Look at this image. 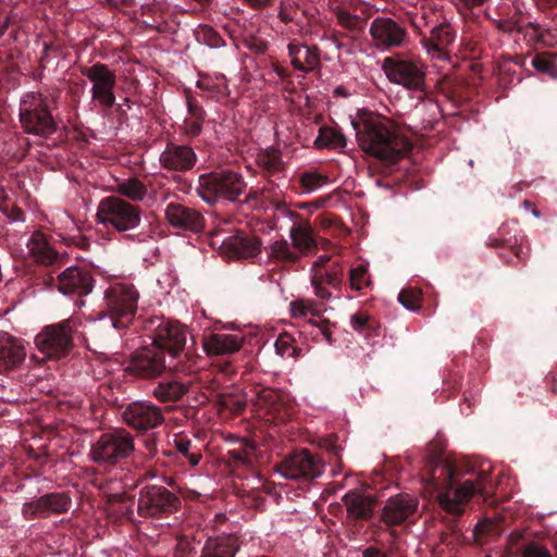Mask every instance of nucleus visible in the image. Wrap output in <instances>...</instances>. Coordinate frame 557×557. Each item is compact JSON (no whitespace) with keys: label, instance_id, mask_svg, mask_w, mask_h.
<instances>
[{"label":"nucleus","instance_id":"obj_38","mask_svg":"<svg viewBox=\"0 0 557 557\" xmlns=\"http://www.w3.org/2000/svg\"><path fill=\"white\" fill-rule=\"evenodd\" d=\"M173 444L177 459L187 461L191 467L199 465L202 458L201 451L189 437L186 435H175ZM164 454L168 456L174 455L172 450L169 453L164 451Z\"/></svg>","mask_w":557,"mask_h":557},{"label":"nucleus","instance_id":"obj_37","mask_svg":"<svg viewBox=\"0 0 557 557\" xmlns=\"http://www.w3.org/2000/svg\"><path fill=\"white\" fill-rule=\"evenodd\" d=\"M186 103L188 116L184 121V131L188 136L196 137L202 131L206 111L189 91L186 92Z\"/></svg>","mask_w":557,"mask_h":557},{"label":"nucleus","instance_id":"obj_40","mask_svg":"<svg viewBox=\"0 0 557 557\" xmlns=\"http://www.w3.org/2000/svg\"><path fill=\"white\" fill-rule=\"evenodd\" d=\"M255 450L256 447L253 444L243 440L238 442L237 447L227 451L226 457L228 461L235 467L250 466Z\"/></svg>","mask_w":557,"mask_h":557},{"label":"nucleus","instance_id":"obj_43","mask_svg":"<svg viewBox=\"0 0 557 557\" xmlns=\"http://www.w3.org/2000/svg\"><path fill=\"white\" fill-rule=\"evenodd\" d=\"M274 347L276 355L284 359L302 356V349L296 346V339L287 332H283L277 336Z\"/></svg>","mask_w":557,"mask_h":557},{"label":"nucleus","instance_id":"obj_33","mask_svg":"<svg viewBox=\"0 0 557 557\" xmlns=\"http://www.w3.org/2000/svg\"><path fill=\"white\" fill-rule=\"evenodd\" d=\"M193 380L180 381L177 379L159 382L152 391V395L161 403L180 401L191 388Z\"/></svg>","mask_w":557,"mask_h":557},{"label":"nucleus","instance_id":"obj_24","mask_svg":"<svg viewBox=\"0 0 557 557\" xmlns=\"http://www.w3.org/2000/svg\"><path fill=\"white\" fill-rule=\"evenodd\" d=\"M344 267L342 263H335L331 268L320 269L310 273V282L314 290V295L322 299L329 300L332 293L329 288L341 290L344 284Z\"/></svg>","mask_w":557,"mask_h":557},{"label":"nucleus","instance_id":"obj_46","mask_svg":"<svg viewBox=\"0 0 557 557\" xmlns=\"http://www.w3.org/2000/svg\"><path fill=\"white\" fill-rule=\"evenodd\" d=\"M531 63L536 71L545 73L553 78H557V65L555 63L553 53H536Z\"/></svg>","mask_w":557,"mask_h":557},{"label":"nucleus","instance_id":"obj_2","mask_svg":"<svg viewBox=\"0 0 557 557\" xmlns=\"http://www.w3.org/2000/svg\"><path fill=\"white\" fill-rule=\"evenodd\" d=\"M352 126L360 148L385 163L398 162L412 149L396 124L380 114L362 112L352 121Z\"/></svg>","mask_w":557,"mask_h":557},{"label":"nucleus","instance_id":"obj_57","mask_svg":"<svg viewBox=\"0 0 557 557\" xmlns=\"http://www.w3.org/2000/svg\"><path fill=\"white\" fill-rule=\"evenodd\" d=\"M528 542L524 541L523 534L518 531H513L510 533L508 537V546L512 554L520 555L521 556V548L527 544Z\"/></svg>","mask_w":557,"mask_h":557},{"label":"nucleus","instance_id":"obj_3","mask_svg":"<svg viewBox=\"0 0 557 557\" xmlns=\"http://www.w3.org/2000/svg\"><path fill=\"white\" fill-rule=\"evenodd\" d=\"M61 89L45 86L36 91L22 95L18 104L20 123L27 134L48 138L58 129L53 112L58 109Z\"/></svg>","mask_w":557,"mask_h":557},{"label":"nucleus","instance_id":"obj_25","mask_svg":"<svg viewBox=\"0 0 557 557\" xmlns=\"http://www.w3.org/2000/svg\"><path fill=\"white\" fill-rule=\"evenodd\" d=\"M244 345V336L228 333H210L202 337V348L209 357L234 355Z\"/></svg>","mask_w":557,"mask_h":557},{"label":"nucleus","instance_id":"obj_34","mask_svg":"<svg viewBox=\"0 0 557 557\" xmlns=\"http://www.w3.org/2000/svg\"><path fill=\"white\" fill-rule=\"evenodd\" d=\"M27 248L34 260L42 265H51L59 258V253L51 247L47 236L41 232L32 234L27 242Z\"/></svg>","mask_w":557,"mask_h":557},{"label":"nucleus","instance_id":"obj_23","mask_svg":"<svg viewBox=\"0 0 557 557\" xmlns=\"http://www.w3.org/2000/svg\"><path fill=\"white\" fill-rule=\"evenodd\" d=\"M159 161L165 170L186 172L196 165L197 154L194 148L188 145L168 143L159 157Z\"/></svg>","mask_w":557,"mask_h":557},{"label":"nucleus","instance_id":"obj_52","mask_svg":"<svg viewBox=\"0 0 557 557\" xmlns=\"http://www.w3.org/2000/svg\"><path fill=\"white\" fill-rule=\"evenodd\" d=\"M528 26L533 30L539 42L547 47L557 45V34L554 29L543 28L542 25L533 22H530Z\"/></svg>","mask_w":557,"mask_h":557},{"label":"nucleus","instance_id":"obj_44","mask_svg":"<svg viewBox=\"0 0 557 557\" xmlns=\"http://www.w3.org/2000/svg\"><path fill=\"white\" fill-rule=\"evenodd\" d=\"M369 270L367 264H358L349 270V286L352 290L360 292L371 286Z\"/></svg>","mask_w":557,"mask_h":557},{"label":"nucleus","instance_id":"obj_32","mask_svg":"<svg viewBox=\"0 0 557 557\" xmlns=\"http://www.w3.org/2000/svg\"><path fill=\"white\" fill-rule=\"evenodd\" d=\"M168 371L176 375L191 376L200 369V357L189 348L178 350L175 356L171 354L166 357Z\"/></svg>","mask_w":557,"mask_h":557},{"label":"nucleus","instance_id":"obj_47","mask_svg":"<svg viewBox=\"0 0 557 557\" xmlns=\"http://www.w3.org/2000/svg\"><path fill=\"white\" fill-rule=\"evenodd\" d=\"M27 144V138L16 136L15 134H9L8 139L4 141L2 151L10 158L22 159L26 150L23 148Z\"/></svg>","mask_w":557,"mask_h":557},{"label":"nucleus","instance_id":"obj_62","mask_svg":"<svg viewBox=\"0 0 557 557\" xmlns=\"http://www.w3.org/2000/svg\"><path fill=\"white\" fill-rule=\"evenodd\" d=\"M290 307L294 317H305L307 314L308 308L304 302L294 301Z\"/></svg>","mask_w":557,"mask_h":557},{"label":"nucleus","instance_id":"obj_6","mask_svg":"<svg viewBox=\"0 0 557 557\" xmlns=\"http://www.w3.org/2000/svg\"><path fill=\"white\" fill-rule=\"evenodd\" d=\"M141 209L117 196H108L100 200L97 208V221L104 227H112L127 238H135L128 232L135 231L141 223Z\"/></svg>","mask_w":557,"mask_h":557},{"label":"nucleus","instance_id":"obj_22","mask_svg":"<svg viewBox=\"0 0 557 557\" xmlns=\"http://www.w3.org/2000/svg\"><path fill=\"white\" fill-rule=\"evenodd\" d=\"M94 277L89 271L78 267H70L58 275V290L64 295L83 297L94 288Z\"/></svg>","mask_w":557,"mask_h":557},{"label":"nucleus","instance_id":"obj_1","mask_svg":"<svg viewBox=\"0 0 557 557\" xmlns=\"http://www.w3.org/2000/svg\"><path fill=\"white\" fill-rule=\"evenodd\" d=\"M465 474L462 468L438 455L429 458L425 480L437 491V500L441 508L453 518L447 521L446 530L441 533V542L453 545L459 541L461 531L455 520L465 512V506L474 495H481L485 500L490 496V474L480 471L475 479L459 482Z\"/></svg>","mask_w":557,"mask_h":557},{"label":"nucleus","instance_id":"obj_16","mask_svg":"<svg viewBox=\"0 0 557 557\" xmlns=\"http://www.w3.org/2000/svg\"><path fill=\"white\" fill-rule=\"evenodd\" d=\"M369 34L374 47L381 51L401 48L409 38L401 23L386 16L375 17L370 24Z\"/></svg>","mask_w":557,"mask_h":557},{"label":"nucleus","instance_id":"obj_19","mask_svg":"<svg viewBox=\"0 0 557 557\" xmlns=\"http://www.w3.org/2000/svg\"><path fill=\"white\" fill-rule=\"evenodd\" d=\"M166 222L175 230L199 234L205 231L206 218L196 208L170 202L164 211Z\"/></svg>","mask_w":557,"mask_h":557},{"label":"nucleus","instance_id":"obj_18","mask_svg":"<svg viewBox=\"0 0 557 557\" xmlns=\"http://www.w3.org/2000/svg\"><path fill=\"white\" fill-rule=\"evenodd\" d=\"M166 359L162 350L153 346L144 347L132 355L126 370L139 379H156L168 371Z\"/></svg>","mask_w":557,"mask_h":557},{"label":"nucleus","instance_id":"obj_10","mask_svg":"<svg viewBox=\"0 0 557 557\" xmlns=\"http://www.w3.org/2000/svg\"><path fill=\"white\" fill-rule=\"evenodd\" d=\"M145 331L151 337L152 346L166 357L186 347L188 330L177 320L152 317L145 321Z\"/></svg>","mask_w":557,"mask_h":557},{"label":"nucleus","instance_id":"obj_29","mask_svg":"<svg viewBox=\"0 0 557 557\" xmlns=\"http://www.w3.org/2000/svg\"><path fill=\"white\" fill-rule=\"evenodd\" d=\"M240 544L238 536L232 533L209 537L201 549L200 557H235Z\"/></svg>","mask_w":557,"mask_h":557},{"label":"nucleus","instance_id":"obj_17","mask_svg":"<svg viewBox=\"0 0 557 557\" xmlns=\"http://www.w3.org/2000/svg\"><path fill=\"white\" fill-rule=\"evenodd\" d=\"M72 498L67 492L46 493L22 507V516L26 520L45 519L51 515H62L70 510Z\"/></svg>","mask_w":557,"mask_h":557},{"label":"nucleus","instance_id":"obj_50","mask_svg":"<svg viewBox=\"0 0 557 557\" xmlns=\"http://www.w3.org/2000/svg\"><path fill=\"white\" fill-rule=\"evenodd\" d=\"M247 398L248 392L243 396L223 395L220 403L223 409L228 410L234 414H240L247 406Z\"/></svg>","mask_w":557,"mask_h":557},{"label":"nucleus","instance_id":"obj_4","mask_svg":"<svg viewBox=\"0 0 557 557\" xmlns=\"http://www.w3.org/2000/svg\"><path fill=\"white\" fill-rule=\"evenodd\" d=\"M246 189L247 183L240 173L223 169L201 174L197 194L205 202L214 205L220 200L236 202Z\"/></svg>","mask_w":557,"mask_h":557},{"label":"nucleus","instance_id":"obj_35","mask_svg":"<svg viewBox=\"0 0 557 557\" xmlns=\"http://www.w3.org/2000/svg\"><path fill=\"white\" fill-rule=\"evenodd\" d=\"M348 515L356 519L368 520L372 517L374 500L357 491H349L343 497Z\"/></svg>","mask_w":557,"mask_h":557},{"label":"nucleus","instance_id":"obj_48","mask_svg":"<svg viewBox=\"0 0 557 557\" xmlns=\"http://www.w3.org/2000/svg\"><path fill=\"white\" fill-rule=\"evenodd\" d=\"M327 182V176L318 172H305L299 176L302 193H312Z\"/></svg>","mask_w":557,"mask_h":557},{"label":"nucleus","instance_id":"obj_26","mask_svg":"<svg viewBox=\"0 0 557 557\" xmlns=\"http://www.w3.org/2000/svg\"><path fill=\"white\" fill-rule=\"evenodd\" d=\"M455 38L456 32L453 26L449 23H441L431 29L429 36L422 37L421 44L433 58L445 59Z\"/></svg>","mask_w":557,"mask_h":557},{"label":"nucleus","instance_id":"obj_5","mask_svg":"<svg viewBox=\"0 0 557 557\" xmlns=\"http://www.w3.org/2000/svg\"><path fill=\"white\" fill-rule=\"evenodd\" d=\"M139 293L133 284L112 283L103 293L101 317H108L114 329L127 327L135 319Z\"/></svg>","mask_w":557,"mask_h":557},{"label":"nucleus","instance_id":"obj_60","mask_svg":"<svg viewBox=\"0 0 557 557\" xmlns=\"http://www.w3.org/2000/svg\"><path fill=\"white\" fill-rule=\"evenodd\" d=\"M314 325L318 326L320 333L322 334V336L324 337L326 343L327 344H333L332 332H331V329H330V321L324 319V320H322L320 322L314 323Z\"/></svg>","mask_w":557,"mask_h":557},{"label":"nucleus","instance_id":"obj_63","mask_svg":"<svg viewBox=\"0 0 557 557\" xmlns=\"http://www.w3.org/2000/svg\"><path fill=\"white\" fill-rule=\"evenodd\" d=\"M362 557H387V554L377 547L369 546L362 552Z\"/></svg>","mask_w":557,"mask_h":557},{"label":"nucleus","instance_id":"obj_61","mask_svg":"<svg viewBox=\"0 0 557 557\" xmlns=\"http://www.w3.org/2000/svg\"><path fill=\"white\" fill-rule=\"evenodd\" d=\"M145 457L147 459H151L157 454V442L153 436H150L145 440Z\"/></svg>","mask_w":557,"mask_h":557},{"label":"nucleus","instance_id":"obj_56","mask_svg":"<svg viewBox=\"0 0 557 557\" xmlns=\"http://www.w3.org/2000/svg\"><path fill=\"white\" fill-rule=\"evenodd\" d=\"M214 368L218 373L223 374L224 376L231 379L237 373V366L235 364L234 360L226 359L221 360L214 364Z\"/></svg>","mask_w":557,"mask_h":557},{"label":"nucleus","instance_id":"obj_15","mask_svg":"<svg viewBox=\"0 0 557 557\" xmlns=\"http://www.w3.org/2000/svg\"><path fill=\"white\" fill-rule=\"evenodd\" d=\"M122 421L137 432H147L160 426L164 416L160 407L148 400H135L121 406Z\"/></svg>","mask_w":557,"mask_h":557},{"label":"nucleus","instance_id":"obj_12","mask_svg":"<svg viewBox=\"0 0 557 557\" xmlns=\"http://www.w3.org/2000/svg\"><path fill=\"white\" fill-rule=\"evenodd\" d=\"M324 461L308 449L295 450L275 466L276 471L287 480L310 481L324 471Z\"/></svg>","mask_w":557,"mask_h":557},{"label":"nucleus","instance_id":"obj_55","mask_svg":"<svg viewBox=\"0 0 557 557\" xmlns=\"http://www.w3.org/2000/svg\"><path fill=\"white\" fill-rule=\"evenodd\" d=\"M350 324L356 332L363 333L371 329L369 315L362 312H356L350 318Z\"/></svg>","mask_w":557,"mask_h":557},{"label":"nucleus","instance_id":"obj_59","mask_svg":"<svg viewBox=\"0 0 557 557\" xmlns=\"http://www.w3.org/2000/svg\"><path fill=\"white\" fill-rule=\"evenodd\" d=\"M247 48L257 54H263L268 50V42L259 39V38H251L246 42Z\"/></svg>","mask_w":557,"mask_h":557},{"label":"nucleus","instance_id":"obj_27","mask_svg":"<svg viewBox=\"0 0 557 557\" xmlns=\"http://www.w3.org/2000/svg\"><path fill=\"white\" fill-rule=\"evenodd\" d=\"M225 252L236 258H252L261 250V240L255 235L238 232L222 242Z\"/></svg>","mask_w":557,"mask_h":557},{"label":"nucleus","instance_id":"obj_41","mask_svg":"<svg viewBox=\"0 0 557 557\" xmlns=\"http://www.w3.org/2000/svg\"><path fill=\"white\" fill-rule=\"evenodd\" d=\"M117 193L132 201H141L148 190L146 185L138 178H127L117 184Z\"/></svg>","mask_w":557,"mask_h":557},{"label":"nucleus","instance_id":"obj_64","mask_svg":"<svg viewBox=\"0 0 557 557\" xmlns=\"http://www.w3.org/2000/svg\"><path fill=\"white\" fill-rule=\"evenodd\" d=\"M253 10H262L272 3V0H244Z\"/></svg>","mask_w":557,"mask_h":557},{"label":"nucleus","instance_id":"obj_54","mask_svg":"<svg viewBox=\"0 0 557 557\" xmlns=\"http://www.w3.org/2000/svg\"><path fill=\"white\" fill-rule=\"evenodd\" d=\"M521 557H553L549 549L536 542L528 541L521 548Z\"/></svg>","mask_w":557,"mask_h":557},{"label":"nucleus","instance_id":"obj_13","mask_svg":"<svg viewBox=\"0 0 557 557\" xmlns=\"http://www.w3.org/2000/svg\"><path fill=\"white\" fill-rule=\"evenodd\" d=\"M82 75L87 77L91 86V99L99 103L104 110L111 109L115 103L114 87L116 85V73L107 64L97 62L91 66H79Z\"/></svg>","mask_w":557,"mask_h":557},{"label":"nucleus","instance_id":"obj_14","mask_svg":"<svg viewBox=\"0 0 557 557\" xmlns=\"http://www.w3.org/2000/svg\"><path fill=\"white\" fill-rule=\"evenodd\" d=\"M382 69L391 82L408 89L424 90L425 72L420 62L388 57L383 60Z\"/></svg>","mask_w":557,"mask_h":557},{"label":"nucleus","instance_id":"obj_20","mask_svg":"<svg viewBox=\"0 0 557 557\" xmlns=\"http://www.w3.org/2000/svg\"><path fill=\"white\" fill-rule=\"evenodd\" d=\"M418 499L401 493L389 497L381 512V521L387 528H394L407 522L417 511Z\"/></svg>","mask_w":557,"mask_h":557},{"label":"nucleus","instance_id":"obj_8","mask_svg":"<svg viewBox=\"0 0 557 557\" xmlns=\"http://www.w3.org/2000/svg\"><path fill=\"white\" fill-rule=\"evenodd\" d=\"M134 451V436L125 429H116L99 436L91 445L89 457L99 466H115Z\"/></svg>","mask_w":557,"mask_h":557},{"label":"nucleus","instance_id":"obj_7","mask_svg":"<svg viewBox=\"0 0 557 557\" xmlns=\"http://www.w3.org/2000/svg\"><path fill=\"white\" fill-rule=\"evenodd\" d=\"M81 324L79 318L71 317L59 323L47 325L36 335L35 344L48 358H64L73 347V335Z\"/></svg>","mask_w":557,"mask_h":557},{"label":"nucleus","instance_id":"obj_21","mask_svg":"<svg viewBox=\"0 0 557 557\" xmlns=\"http://www.w3.org/2000/svg\"><path fill=\"white\" fill-rule=\"evenodd\" d=\"M283 214L294 221L289 230V237L294 249L301 256L313 253L318 250V244L313 236V230L309 222L298 223L301 215L296 211L286 208L284 205L277 207Z\"/></svg>","mask_w":557,"mask_h":557},{"label":"nucleus","instance_id":"obj_9","mask_svg":"<svg viewBox=\"0 0 557 557\" xmlns=\"http://www.w3.org/2000/svg\"><path fill=\"white\" fill-rule=\"evenodd\" d=\"M181 505V498L163 485L147 484L138 492L137 513L144 519H165Z\"/></svg>","mask_w":557,"mask_h":557},{"label":"nucleus","instance_id":"obj_30","mask_svg":"<svg viewBox=\"0 0 557 557\" xmlns=\"http://www.w3.org/2000/svg\"><path fill=\"white\" fill-rule=\"evenodd\" d=\"M337 24L344 28L346 36L351 39L359 38L366 30L367 22L371 16V10L362 11L364 16L351 13L348 9L336 7L333 9Z\"/></svg>","mask_w":557,"mask_h":557},{"label":"nucleus","instance_id":"obj_51","mask_svg":"<svg viewBox=\"0 0 557 557\" xmlns=\"http://www.w3.org/2000/svg\"><path fill=\"white\" fill-rule=\"evenodd\" d=\"M119 500L113 507V511L119 515V519L125 520L127 522L134 521V499L133 497H128L126 495H119Z\"/></svg>","mask_w":557,"mask_h":557},{"label":"nucleus","instance_id":"obj_36","mask_svg":"<svg viewBox=\"0 0 557 557\" xmlns=\"http://www.w3.org/2000/svg\"><path fill=\"white\" fill-rule=\"evenodd\" d=\"M257 165L262 171V175L269 178L283 177L285 171L284 162L282 161L281 153L276 149L261 150L256 158Z\"/></svg>","mask_w":557,"mask_h":557},{"label":"nucleus","instance_id":"obj_28","mask_svg":"<svg viewBox=\"0 0 557 557\" xmlns=\"http://www.w3.org/2000/svg\"><path fill=\"white\" fill-rule=\"evenodd\" d=\"M287 50L292 65L297 71L308 73L321 66L318 46H306L292 41L288 44Z\"/></svg>","mask_w":557,"mask_h":557},{"label":"nucleus","instance_id":"obj_31","mask_svg":"<svg viewBox=\"0 0 557 557\" xmlns=\"http://www.w3.org/2000/svg\"><path fill=\"white\" fill-rule=\"evenodd\" d=\"M25 357V348L17 339L11 336L0 338V373L16 369Z\"/></svg>","mask_w":557,"mask_h":557},{"label":"nucleus","instance_id":"obj_42","mask_svg":"<svg viewBox=\"0 0 557 557\" xmlns=\"http://www.w3.org/2000/svg\"><path fill=\"white\" fill-rule=\"evenodd\" d=\"M314 145L318 148H344L346 146V138L341 132L332 127L324 126L320 128L319 135L314 140Z\"/></svg>","mask_w":557,"mask_h":557},{"label":"nucleus","instance_id":"obj_58","mask_svg":"<svg viewBox=\"0 0 557 557\" xmlns=\"http://www.w3.org/2000/svg\"><path fill=\"white\" fill-rule=\"evenodd\" d=\"M335 263H342V262H341L339 259H333L329 255H321L312 263L311 269H310V273H313V272H315V271H318L320 269L331 268V265H333Z\"/></svg>","mask_w":557,"mask_h":557},{"label":"nucleus","instance_id":"obj_11","mask_svg":"<svg viewBox=\"0 0 557 557\" xmlns=\"http://www.w3.org/2000/svg\"><path fill=\"white\" fill-rule=\"evenodd\" d=\"M249 393V401L252 403L256 413L270 422H286L294 413L287 395L277 389L257 385Z\"/></svg>","mask_w":557,"mask_h":557},{"label":"nucleus","instance_id":"obj_49","mask_svg":"<svg viewBox=\"0 0 557 557\" xmlns=\"http://www.w3.org/2000/svg\"><path fill=\"white\" fill-rule=\"evenodd\" d=\"M398 300L405 308L416 311L420 308L422 293L418 288L408 287L400 290Z\"/></svg>","mask_w":557,"mask_h":557},{"label":"nucleus","instance_id":"obj_53","mask_svg":"<svg viewBox=\"0 0 557 557\" xmlns=\"http://www.w3.org/2000/svg\"><path fill=\"white\" fill-rule=\"evenodd\" d=\"M198 40L210 48H220L225 45L220 34L210 26H205L198 33Z\"/></svg>","mask_w":557,"mask_h":557},{"label":"nucleus","instance_id":"obj_39","mask_svg":"<svg viewBox=\"0 0 557 557\" xmlns=\"http://www.w3.org/2000/svg\"><path fill=\"white\" fill-rule=\"evenodd\" d=\"M269 258L283 264L292 265L300 260V255L290 248L286 239H281L271 244Z\"/></svg>","mask_w":557,"mask_h":557},{"label":"nucleus","instance_id":"obj_45","mask_svg":"<svg viewBox=\"0 0 557 557\" xmlns=\"http://www.w3.org/2000/svg\"><path fill=\"white\" fill-rule=\"evenodd\" d=\"M498 523L492 519H484L476 523L473 530L475 542L479 544H485L488 537L498 535Z\"/></svg>","mask_w":557,"mask_h":557}]
</instances>
